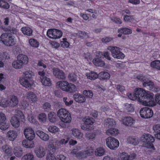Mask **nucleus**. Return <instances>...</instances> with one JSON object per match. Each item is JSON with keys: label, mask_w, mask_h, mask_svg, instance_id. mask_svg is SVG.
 Masks as SVG:
<instances>
[{"label": "nucleus", "mask_w": 160, "mask_h": 160, "mask_svg": "<svg viewBox=\"0 0 160 160\" xmlns=\"http://www.w3.org/2000/svg\"><path fill=\"white\" fill-rule=\"evenodd\" d=\"M47 35L50 38L56 39L61 38L62 33L61 31L56 29H49L48 30Z\"/></svg>", "instance_id": "nucleus-7"}, {"label": "nucleus", "mask_w": 160, "mask_h": 160, "mask_svg": "<svg viewBox=\"0 0 160 160\" xmlns=\"http://www.w3.org/2000/svg\"><path fill=\"white\" fill-rule=\"evenodd\" d=\"M14 153L17 157H21L23 154V151L19 147L15 148L14 149Z\"/></svg>", "instance_id": "nucleus-36"}, {"label": "nucleus", "mask_w": 160, "mask_h": 160, "mask_svg": "<svg viewBox=\"0 0 160 160\" xmlns=\"http://www.w3.org/2000/svg\"><path fill=\"white\" fill-rule=\"evenodd\" d=\"M83 94L86 97L89 98H91L93 95L92 92L90 90H85L83 91Z\"/></svg>", "instance_id": "nucleus-58"}, {"label": "nucleus", "mask_w": 160, "mask_h": 160, "mask_svg": "<svg viewBox=\"0 0 160 160\" xmlns=\"http://www.w3.org/2000/svg\"><path fill=\"white\" fill-rule=\"evenodd\" d=\"M0 7L5 9H8L9 8V4L4 0H0Z\"/></svg>", "instance_id": "nucleus-48"}, {"label": "nucleus", "mask_w": 160, "mask_h": 160, "mask_svg": "<svg viewBox=\"0 0 160 160\" xmlns=\"http://www.w3.org/2000/svg\"><path fill=\"white\" fill-rule=\"evenodd\" d=\"M120 157L122 160H133L136 157L135 153L128 154L125 152H123L120 154Z\"/></svg>", "instance_id": "nucleus-13"}, {"label": "nucleus", "mask_w": 160, "mask_h": 160, "mask_svg": "<svg viewBox=\"0 0 160 160\" xmlns=\"http://www.w3.org/2000/svg\"><path fill=\"white\" fill-rule=\"evenodd\" d=\"M12 65L13 67L16 69H20L23 66L18 58L16 60L13 62Z\"/></svg>", "instance_id": "nucleus-44"}, {"label": "nucleus", "mask_w": 160, "mask_h": 160, "mask_svg": "<svg viewBox=\"0 0 160 160\" xmlns=\"http://www.w3.org/2000/svg\"><path fill=\"white\" fill-rule=\"evenodd\" d=\"M24 134L26 138L30 140H32L34 138L35 134L32 128H26L24 130Z\"/></svg>", "instance_id": "nucleus-12"}, {"label": "nucleus", "mask_w": 160, "mask_h": 160, "mask_svg": "<svg viewBox=\"0 0 160 160\" xmlns=\"http://www.w3.org/2000/svg\"><path fill=\"white\" fill-rule=\"evenodd\" d=\"M63 101L65 103V104L67 106H70L73 102L72 100L71 99L69 98H68L67 97L63 98Z\"/></svg>", "instance_id": "nucleus-54"}, {"label": "nucleus", "mask_w": 160, "mask_h": 160, "mask_svg": "<svg viewBox=\"0 0 160 160\" xmlns=\"http://www.w3.org/2000/svg\"><path fill=\"white\" fill-rule=\"evenodd\" d=\"M19 102L18 98L14 96H11L10 97L8 100L9 106L14 107L17 105Z\"/></svg>", "instance_id": "nucleus-16"}, {"label": "nucleus", "mask_w": 160, "mask_h": 160, "mask_svg": "<svg viewBox=\"0 0 160 160\" xmlns=\"http://www.w3.org/2000/svg\"><path fill=\"white\" fill-rule=\"evenodd\" d=\"M21 31L25 35L31 36L32 35V30L29 27H25L21 28Z\"/></svg>", "instance_id": "nucleus-31"}, {"label": "nucleus", "mask_w": 160, "mask_h": 160, "mask_svg": "<svg viewBox=\"0 0 160 160\" xmlns=\"http://www.w3.org/2000/svg\"><path fill=\"white\" fill-rule=\"evenodd\" d=\"M98 76L100 79H108L110 77V75L109 73L104 72H100Z\"/></svg>", "instance_id": "nucleus-43"}, {"label": "nucleus", "mask_w": 160, "mask_h": 160, "mask_svg": "<svg viewBox=\"0 0 160 160\" xmlns=\"http://www.w3.org/2000/svg\"><path fill=\"white\" fill-rule=\"evenodd\" d=\"M124 109L128 112H132L134 111V109L131 104L125 103L124 104Z\"/></svg>", "instance_id": "nucleus-51"}, {"label": "nucleus", "mask_w": 160, "mask_h": 160, "mask_svg": "<svg viewBox=\"0 0 160 160\" xmlns=\"http://www.w3.org/2000/svg\"><path fill=\"white\" fill-rule=\"evenodd\" d=\"M3 30L5 32H8L12 34H15L17 32L15 28L11 27L4 28Z\"/></svg>", "instance_id": "nucleus-52"}, {"label": "nucleus", "mask_w": 160, "mask_h": 160, "mask_svg": "<svg viewBox=\"0 0 160 160\" xmlns=\"http://www.w3.org/2000/svg\"><path fill=\"white\" fill-rule=\"evenodd\" d=\"M38 74L40 76L41 81L43 85L45 86H50L51 85L50 79L45 76V73L43 71L38 72Z\"/></svg>", "instance_id": "nucleus-11"}, {"label": "nucleus", "mask_w": 160, "mask_h": 160, "mask_svg": "<svg viewBox=\"0 0 160 160\" xmlns=\"http://www.w3.org/2000/svg\"><path fill=\"white\" fill-rule=\"evenodd\" d=\"M38 118L39 120L41 122H45L47 119L46 115L44 113H41L38 116Z\"/></svg>", "instance_id": "nucleus-59"}, {"label": "nucleus", "mask_w": 160, "mask_h": 160, "mask_svg": "<svg viewBox=\"0 0 160 160\" xmlns=\"http://www.w3.org/2000/svg\"><path fill=\"white\" fill-rule=\"evenodd\" d=\"M29 42L31 46L34 47H38L39 45L38 42L34 39H30L29 41Z\"/></svg>", "instance_id": "nucleus-53"}, {"label": "nucleus", "mask_w": 160, "mask_h": 160, "mask_svg": "<svg viewBox=\"0 0 160 160\" xmlns=\"http://www.w3.org/2000/svg\"><path fill=\"white\" fill-rule=\"evenodd\" d=\"M59 128L55 126H51L48 128V131L52 133L57 132L59 131Z\"/></svg>", "instance_id": "nucleus-56"}, {"label": "nucleus", "mask_w": 160, "mask_h": 160, "mask_svg": "<svg viewBox=\"0 0 160 160\" xmlns=\"http://www.w3.org/2000/svg\"><path fill=\"white\" fill-rule=\"evenodd\" d=\"M35 151L36 156L39 158H42L46 154L45 149L43 147L41 146L37 148Z\"/></svg>", "instance_id": "nucleus-14"}, {"label": "nucleus", "mask_w": 160, "mask_h": 160, "mask_svg": "<svg viewBox=\"0 0 160 160\" xmlns=\"http://www.w3.org/2000/svg\"><path fill=\"white\" fill-rule=\"evenodd\" d=\"M119 133L118 129L115 128H111L106 131V133L108 135L114 136Z\"/></svg>", "instance_id": "nucleus-42"}, {"label": "nucleus", "mask_w": 160, "mask_h": 160, "mask_svg": "<svg viewBox=\"0 0 160 160\" xmlns=\"http://www.w3.org/2000/svg\"><path fill=\"white\" fill-rule=\"evenodd\" d=\"M47 160H57V159L53 154L49 153L47 155Z\"/></svg>", "instance_id": "nucleus-64"}, {"label": "nucleus", "mask_w": 160, "mask_h": 160, "mask_svg": "<svg viewBox=\"0 0 160 160\" xmlns=\"http://www.w3.org/2000/svg\"><path fill=\"white\" fill-rule=\"evenodd\" d=\"M36 133L41 139L43 141H47L49 139V136L42 131L38 130L36 132Z\"/></svg>", "instance_id": "nucleus-23"}, {"label": "nucleus", "mask_w": 160, "mask_h": 160, "mask_svg": "<svg viewBox=\"0 0 160 160\" xmlns=\"http://www.w3.org/2000/svg\"><path fill=\"white\" fill-rule=\"evenodd\" d=\"M141 139L143 142L145 143L143 145L145 147L155 150V148L152 143L154 141V139L151 135L144 134L142 136Z\"/></svg>", "instance_id": "nucleus-3"}, {"label": "nucleus", "mask_w": 160, "mask_h": 160, "mask_svg": "<svg viewBox=\"0 0 160 160\" xmlns=\"http://www.w3.org/2000/svg\"><path fill=\"white\" fill-rule=\"evenodd\" d=\"M107 146L110 149H114L119 145V141L117 139L112 137H109L106 139Z\"/></svg>", "instance_id": "nucleus-8"}, {"label": "nucleus", "mask_w": 160, "mask_h": 160, "mask_svg": "<svg viewBox=\"0 0 160 160\" xmlns=\"http://www.w3.org/2000/svg\"><path fill=\"white\" fill-rule=\"evenodd\" d=\"M48 120L52 122H54L57 121V116L54 112H49L48 115Z\"/></svg>", "instance_id": "nucleus-33"}, {"label": "nucleus", "mask_w": 160, "mask_h": 160, "mask_svg": "<svg viewBox=\"0 0 160 160\" xmlns=\"http://www.w3.org/2000/svg\"><path fill=\"white\" fill-rule=\"evenodd\" d=\"M96 136V133L95 132H87L85 135V137L89 140H94Z\"/></svg>", "instance_id": "nucleus-45"}, {"label": "nucleus", "mask_w": 160, "mask_h": 160, "mask_svg": "<svg viewBox=\"0 0 160 160\" xmlns=\"http://www.w3.org/2000/svg\"><path fill=\"white\" fill-rule=\"evenodd\" d=\"M9 127V124L5 121L0 122V129L2 131L8 129Z\"/></svg>", "instance_id": "nucleus-40"}, {"label": "nucleus", "mask_w": 160, "mask_h": 160, "mask_svg": "<svg viewBox=\"0 0 160 160\" xmlns=\"http://www.w3.org/2000/svg\"><path fill=\"white\" fill-rule=\"evenodd\" d=\"M144 95L142 96L143 98V100L140 101V102L143 105L153 107L156 104V102L154 100V95L153 93L150 92L149 91H146L145 90V92H143Z\"/></svg>", "instance_id": "nucleus-1"}, {"label": "nucleus", "mask_w": 160, "mask_h": 160, "mask_svg": "<svg viewBox=\"0 0 160 160\" xmlns=\"http://www.w3.org/2000/svg\"><path fill=\"white\" fill-rule=\"evenodd\" d=\"M141 117L144 118H149L153 115V112L151 109L148 107H145L141 109L139 112Z\"/></svg>", "instance_id": "nucleus-9"}, {"label": "nucleus", "mask_w": 160, "mask_h": 160, "mask_svg": "<svg viewBox=\"0 0 160 160\" xmlns=\"http://www.w3.org/2000/svg\"><path fill=\"white\" fill-rule=\"evenodd\" d=\"M123 123L127 126H131L134 123L135 120L131 117H128L124 118L122 120Z\"/></svg>", "instance_id": "nucleus-21"}, {"label": "nucleus", "mask_w": 160, "mask_h": 160, "mask_svg": "<svg viewBox=\"0 0 160 160\" xmlns=\"http://www.w3.org/2000/svg\"><path fill=\"white\" fill-rule=\"evenodd\" d=\"M92 62L94 64L98 67H103L105 65L104 62L100 58H95L93 59Z\"/></svg>", "instance_id": "nucleus-25"}, {"label": "nucleus", "mask_w": 160, "mask_h": 160, "mask_svg": "<svg viewBox=\"0 0 160 160\" xmlns=\"http://www.w3.org/2000/svg\"><path fill=\"white\" fill-rule=\"evenodd\" d=\"M17 58L23 65L27 64L28 62L27 56L24 54H19L17 57Z\"/></svg>", "instance_id": "nucleus-22"}, {"label": "nucleus", "mask_w": 160, "mask_h": 160, "mask_svg": "<svg viewBox=\"0 0 160 160\" xmlns=\"http://www.w3.org/2000/svg\"><path fill=\"white\" fill-rule=\"evenodd\" d=\"M107 49L111 51L112 56L115 58L122 59L125 56L124 54L120 51V48L118 47L109 46Z\"/></svg>", "instance_id": "nucleus-5"}, {"label": "nucleus", "mask_w": 160, "mask_h": 160, "mask_svg": "<svg viewBox=\"0 0 160 160\" xmlns=\"http://www.w3.org/2000/svg\"><path fill=\"white\" fill-rule=\"evenodd\" d=\"M34 76V73L31 71H26L23 73V77L31 79Z\"/></svg>", "instance_id": "nucleus-41"}, {"label": "nucleus", "mask_w": 160, "mask_h": 160, "mask_svg": "<svg viewBox=\"0 0 160 160\" xmlns=\"http://www.w3.org/2000/svg\"><path fill=\"white\" fill-rule=\"evenodd\" d=\"M0 40L7 46H12L15 44L14 38L8 33H2L0 37Z\"/></svg>", "instance_id": "nucleus-4"}, {"label": "nucleus", "mask_w": 160, "mask_h": 160, "mask_svg": "<svg viewBox=\"0 0 160 160\" xmlns=\"http://www.w3.org/2000/svg\"><path fill=\"white\" fill-rule=\"evenodd\" d=\"M18 135L17 132L15 130H10L6 134V137L10 141H14L17 138Z\"/></svg>", "instance_id": "nucleus-15"}, {"label": "nucleus", "mask_w": 160, "mask_h": 160, "mask_svg": "<svg viewBox=\"0 0 160 160\" xmlns=\"http://www.w3.org/2000/svg\"><path fill=\"white\" fill-rule=\"evenodd\" d=\"M43 108L46 111H49L51 109V105L49 103L46 102L43 104Z\"/></svg>", "instance_id": "nucleus-61"}, {"label": "nucleus", "mask_w": 160, "mask_h": 160, "mask_svg": "<svg viewBox=\"0 0 160 160\" xmlns=\"http://www.w3.org/2000/svg\"><path fill=\"white\" fill-rule=\"evenodd\" d=\"M22 145L25 148H32L34 147V144L32 140L25 139L22 141Z\"/></svg>", "instance_id": "nucleus-26"}, {"label": "nucleus", "mask_w": 160, "mask_h": 160, "mask_svg": "<svg viewBox=\"0 0 160 160\" xmlns=\"http://www.w3.org/2000/svg\"><path fill=\"white\" fill-rule=\"evenodd\" d=\"M19 81L20 83L26 88H29L32 85L31 79L23 77L22 78L20 79Z\"/></svg>", "instance_id": "nucleus-20"}, {"label": "nucleus", "mask_w": 160, "mask_h": 160, "mask_svg": "<svg viewBox=\"0 0 160 160\" xmlns=\"http://www.w3.org/2000/svg\"><path fill=\"white\" fill-rule=\"evenodd\" d=\"M86 75L88 78L91 80L95 79L99 76L98 75L96 72L92 71L86 73Z\"/></svg>", "instance_id": "nucleus-32"}, {"label": "nucleus", "mask_w": 160, "mask_h": 160, "mask_svg": "<svg viewBox=\"0 0 160 160\" xmlns=\"http://www.w3.org/2000/svg\"><path fill=\"white\" fill-rule=\"evenodd\" d=\"M68 84V82L66 81H60L56 83V86L63 91H66Z\"/></svg>", "instance_id": "nucleus-17"}, {"label": "nucleus", "mask_w": 160, "mask_h": 160, "mask_svg": "<svg viewBox=\"0 0 160 160\" xmlns=\"http://www.w3.org/2000/svg\"><path fill=\"white\" fill-rule=\"evenodd\" d=\"M113 40V38L110 37H106L102 38L101 41L102 42L107 43Z\"/></svg>", "instance_id": "nucleus-62"}, {"label": "nucleus", "mask_w": 160, "mask_h": 160, "mask_svg": "<svg viewBox=\"0 0 160 160\" xmlns=\"http://www.w3.org/2000/svg\"><path fill=\"white\" fill-rule=\"evenodd\" d=\"M53 73L56 78L64 80L66 76L65 72L58 68H54L52 69Z\"/></svg>", "instance_id": "nucleus-10"}, {"label": "nucleus", "mask_w": 160, "mask_h": 160, "mask_svg": "<svg viewBox=\"0 0 160 160\" xmlns=\"http://www.w3.org/2000/svg\"><path fill=\"white\" fill-rule=\"evenodd\" d=\"M48 149L52 152H54L56 150V147L52 142H50L48 146Z\"/></svg>", "instance_id": "nucleus-60"}, {"label": "nucleus", "mask_w": 160, "mask_h": 160, "mask_svg": "<svg viewBox=\"0 0 160 160\" xmlns=\"http://www.w3.org/2000/svg\"><path fill=\"white\" fill-rule=\"evenodd\" d=\"M143 86L144 87H146L149 90H152L154 88L153 83L151 81L147 82V81L144 82L143 83Z\"/></svg>", "instance_id": "nucleus-37"}, {"label": "nucleus", "mask_w": 160, "mask_h": 160, "mask_svg": "<svg viewBox=\"0 0 160 160\" xmlns=\"http://www.w3.org/2000/svg\"><path fill=\"white\" fill-rule=\"evenodd\" d=\"M127 142L133 146H136L139 144V140L137 137L129 136L127 138Z\"/></svg>", "instance_id": "nucleus-18"}, {"label": "nucleus", "mask_w": 160, "mask_h": 160, "mask_svg": "<svg viewBox=\"0 0 160 160\" xmlns=\"http://www.w3.org/2000/svg\"><path fill=\"white\" fill-rule=\"evenodd\" d=\"M94 119L93 118L88 117L84 119V123L85 125H92L94 122Z\"/></svg>", "instance_id": "nucleus-57"}, {"label": "nucleus", "mask_w": 160, "mask_h": 160, "mask_svg": "<svg viewBox=\"0 0 160 160\" xmlns=\"http://www.w3.org/2000/svg\"><path fill=\"white\" fill-rule=\"evenodd\" d=\"M115 125V122L112 118H108L105 120L104 122L105 126L108 128H110Z\"/></svg>", "instance_id": "nucleus-27"}, {"label": "nucleus", "mask_w": 160, "mask_h": 160, "mask_svg": "<svg viewBox=\"0 0 160 160\" xmlns=\"http://www.w3.org/2000/svg\"><path fill=\"white\" fill-rule=\"evenodd\" d=\"M76 35L78 37L82 39L85 38H89L88 33L87 32H83L82 31H79L76 33Z\"/></svg>", "instance_id": "nucleus-47"}, {"label": "nucleus", "mask_w": 160, "mask_h": 160, "mask_svg": "<svg viewBox=\"0 0 160 160\" xmlns=\"http://www.w3.org/2000/svg\"><path fill=\"white\" fill-rule=\"evenodd\" d=\"M57 114L61 121L65 123H70L72 119L70 114L68 111L64 108H61L57 112Z\"/></svg>", "instance_id": "nucleus-2"}, {"label": "nucleus", "mask_w": 160, "mask_h": 160, "mask_svg": "<svg viewBox=\"0 0 160 160\" xmlns=\"http://www.w3.org/2000/svg\"><path fill=\"white\" fill-rule=\"evenodd\" d=\"M72 131L73 136L77 138L80 139L82 138L83 136L82 133L78 129L73 128L72 130Z\"/></svg>", "instance_id": "nucleus-28"}, {"label": "nucleus", "mask_w": 160, "mask_h": 160, "mask_svg": "<svg viewBox=\"0 0 160 160\" xmlns=\"http://www.w3.org/2000/svg\"><path fill=\"white\" fill-rule=\"evenodd\" d=\"M68 78L70 81L72 82H75L77 81V76L75 73H71L68 75Z\"/></svg>", "instance_id": "nucleus-46"}, {"label": "nucleus", "mask_w": 160, "mask_h": 160, "mask_svg": "<svg viewBox=\"0 0 160 160\" xmlns=\"http://www.w3.org/2000/svg\"><path fill=\"white\" fill-rule=\"evenodd\" d=\"M150 66L152 68L160 70V61L155 60L151 62Z\"/></svg>", "instance_id": "nucleus-39"}, {"label": "nucleus", "mask_w": 160, "mask_h": 160, "mask_svg": "<svg viewBox=\"0 0 160 160\" xmlns=\"http://www.w3.org/2000/svg\"><path fill=\"white\" fill-rule=\"evenodd\" d=\"M34 156L33 154L29 153L23 156L21 160H33Z\"/></svg>", "instance_id": "nucleus-49"}, {"label": "nucleus", "mask_w": 160, "mask_h": 160, "mask_svg": "<svg viewBox=\"0 0 160 160\" xmlns=\"http://www.w3.org/2000/svg\"><path fill=\"white\" fill-rule=\"evenodd\" d=\"M76 89V87L74 84L72 83H68L66 92L72 93L75 92Z\"/></svg>", "instance_id": "nucleus-34"}, {"label": "nucleus", "mask_w": 160, "mask_h": 160, "mask_svg": "<svg viewBox=\"0 0 160 160\" xmlns=\"http://www.w3.org/2000/svg\"><path fill=\"white\" fill-rule=\"evenodd\" d=\"M0 105L4 108L9 106L8 100L5 98H2L0 101Z\"/></svg>", "instance_id": "nucleus-55"}, {"label": "nucleus", "mask_w": 160, "mask_h": 160, "mask_svg": "<svg viewBox=\"0 0 160 160\" xmlns=\"http://www.w3.org/2000/svg\"><path fill=\"white\" fill-rule=\"evenodd\" d=\"M105 152V151L103 148H99L96 149L95 155L97 156H101L103 155Z\"/></svg>", "instance_id": "nucleus-38"}, {"label": "nucleus", "mask_w": 160, "mask_h": 160, "mask_svg": "<svg viewBox=\"0 0 160 160\" xmlns=\"http://www.w3.org/2000/svg\"><path fill=\"white\" fill-rule=\"evenodd\" d=\"M144 93L145 92V90L142 88H138L136 89L134 94H132L131 93H129L128 95L129 98L132 100H137L140 102V101H142L143 97L142 96L144 95Z\"/></svg>", "instance_id": "nucleus-6"}, {"label": "nucleus", "mask_w": 160, "mask_h": 160, "mask_svg": "<svg viewBox=\"0 0 160 160\" xmlns=\"http://www.w3.org/2000/svg\"><path fill=\"white\" fill-rule=\"evenodd\" d=\"M26 96L29 101L34 102L37 100V97L32 92H28L26 93Z\"/></svg>", "instance_id": "nucleus-29"}, {"label": "nucleus", "mask_w": 160, "mask_h": 160, "mask_svg": "<svg viewBox=\"0 0 160 160\" xmlns=\"http://www.w3.org/2000/svg\"><path fill=\"white\" fill-rule=\"evenodd\" d=\"M153 129L156 133L160 132V124H156L153 126Z\"/></svg>", "instance_id": "nucleus-63"}, {"label": "nucleus", "mask_w": 160, "mask_h": 160, "mask_svg": "<svg viewBox=\"0 0 160 160\" xmlns=\"http://www.w3.org/2000/svg\"><path fill=\"white\" fill-rule=\"evenodd\" d=\"M2 151L5 154L8 155H11L12 153V149L10 147L7 145H4L2 147Z\"/></svg>", "instance_id": "nucleus-30"}, {"label": "nucleus", "mask_w": 160, "mask_h": 160, "mask_svg": "<svg viewBox=\"0 0 160 160\" xmlns=\"http://www.w3.org/2000/svg\"><path fill=\"white\" fill-rule=\"evenodd\" d=\"M20 119L16 116L11 117L10 122L12 126L14 128H18L20 125Z\"/></svg>", "instance_id": "nucleus-19"}, {"label": "nucleus", "mask_w": 160, "mask_h": 160, "mask_svg": "<svg viewBox=\"0 0 160 160\" xmlns=\"http://www.w3.org/2000/svg\"><path fill=\"white\" fill-rule=\"evenodd\" d=\"M75 100L78 102L82 103L85 102L86 99L83 95L79 93H76L73 95Z\"/></svg>", "instance_id": "nucleus-24"}, {"label": "nucleus", "mask_w": 160, "mask_h": 160, "mask_svg": "<svg viewBox=\"0 0 160 160\" xmlns=\"http://www.w3.org/2000/svg\"><path fill=\"white\" fill-rule=\"evenodd\" d=\"M15 116L16 117H18L19 119H23L24 118V114L22 112L19 110H16L15 111Z\"/></svg>", "instance_id": "nucleus-50"}, {"label": "nucleus", "mask_w": 160, "mask_h": 160, "mask_svg": "<svg viewBox=\"0 0 160 160\" xmlns=\"http://www.w3.org/2000/svg\"><path fill=\"white\" fill-rule=\"evenodd\" d=\"M118 32H119L123 33L125 35H128L132 33V30L127 28H120L118 29Z\"/></svg>", "instance_id": "nucleus-35"}]
</instances>
